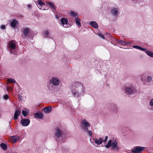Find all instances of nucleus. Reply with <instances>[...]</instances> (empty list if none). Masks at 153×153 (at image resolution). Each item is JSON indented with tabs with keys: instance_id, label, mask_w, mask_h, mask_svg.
I'll list each match as a JSON object with an SVG mask.
<instances>
[{
	"instance_id": "obj_1",
	"label": "nucleus",
	"mask_w": 153,
	"mask_h": 153,
	"mask_svg": "<svg viewBox=\"0 0 153 153\" xmlns=\"http://www.w3.org/2000/svg\"><path fill=\"white\" fill-rule=\"evenodd\" d=\"M71 89L74 96L79 97L83 95L85 87L83 84L79 82H75L71 84Z\"/></svg>"
},
{
	"instance_id": "obj_2",
	"label": "nucleus",
	"mask_w": 153,
	"mask_h": 153,
	"mask_svg": "<svg viewBox=\"0 0 153 153\" xmlns=\"http://www.w3.org/2000/svg\"><path fill=\"white\" fill-rule=\"evenodd\" d=\"M125 94L128 95L133 94L136 91V88L131 85H126L124 88Z\"/></svg>"
},
{
	"instance_id": "obj_3",
	"label": "nucleus",
	"mask_w": 153,
	"mask_h": 153,
	"mask_svg": "<svg viewBox=\"0 0 153 153\" xmlns=\"http://www.w3.org/2000/svg\"><path fill=\"white\" fill-rule=\"evenodd\" d=\"M117 141L116 140H114L112 141L111 140H110L108 142L107 144L105 146L106 149H108L111 146L112 149H116L117 150H118V147L117 146Z\"/></svg>"
},
{
	"instance_id": "obj_4",
	"label": "nucleus",
	"mask_w": 153,
	"mask_h": 153,
	"mask_svg": "<svg viewBox=\"0 0 153 153\" xmlns=\"http://www.w3.org/2000/svg\"><path fill=\"white\" fill-rule=\"evenodd\" d=\"M81 123L82 124L81 128H82L84 131H88V127L89 126L90 124L86 120H82Z\"/></svg>"
},
{
	"instance_id": "obj_5",
	"label": "nucleus",
	"mask_w": 153,
	"mask_h": 153,
	"mask_svg": "<svg viewBox=\"0 0 153 153\" xmlns=\"http://www.w3.org/2000/svg\"><path fill=\"white\" fill-rule=\"evenodd\" d=\"M145 147H144L136 146L131 149V152L134 153H142V151L144 150Z\"/></svg>"
},
{
	"instance_id": "obj_6",
	"label": "nucleus",
	"mask_w": 153,
	"mask_h": 153,
	"mask_svg": "<svg viewBox=\"0 0 153 153\" xmlns=\"http://www.w3.org/2000/svg\"><path fill=\"white\" fill-rule=\"evenodd\" d=\"M8 48L10 49V53H13L12 50H15L16 47V42L14 41H10L8 45Z\"/></svg>"
},
{
	"instance_id": "obj_7",
	"label": "nucleus",
	"mask_w": 153,
	"mask_h": 153,
	"mask_svg": "<svg viewBox=\"0 0 153 153\" xmlns=\"http://www.w3.org/2000/svg\"><path fill=\"white\" fill-rule=\"evenodd\" d=\"M60 21L61 22V25L63 27L68 28L70 27V26L68 24V21L67 19L64 18H62L61 19Z\"/></svg>"
},
{
	"instance_id": "obj_8",
	"label": "nucleus",
	"mask_w": 153,
	"mask_h": 153,
	"mask_svg": "<svg viewBox=\"0 0 153 153\" xmlns=\"http://www.w3.org/2000/svg\"><path fill=\"white\" fill-rule=\"evenodd\" d=\"M141 80L144 83L147 84V83L151 82L152 80V77H142Z\"/></svg>"
},
{
	"instance_id": "obj_9",
	"label": "nucleus",
	"mask_w": 153,
	"mask_h": 153,
	"mask_svg": "<svg viewBox=\"0 0 153 153\" xmlns=\"http://www.w3.org/2000/svg\"><path fill=\"white\" fill-rule=\"evenodd\" d=\"M30 120L28 119H22L21 121V124L23 126H27L29 125Z\"/></svg>"
},
{
	"instance_id": "obj_10",
	"label": "nucleus",
	"mask_w": 153,
	"mask_h": 153,
	"mask_svg": "<svg viewBox=\"0 0 153 153\" xmlns=\"http://www.w3.org/2000/svg\"><path fill=\"white\" fill-rule=\"evenodd\" d=\"M62 133L59 128H57L55 133V137L58 138L61 136Z\"/></svg>"
},
{
	"instance_id": "obj_11",
	"label": "nucleus",
	"mask_w": 153,
	"mask_h": 153,
	"mask_svg": "<svg viewBox=\"0 0 153 153\" xmlns=\"http://www.w3.org/2000/svg\"><path fill=\"white\" fill-rule=\"evenodd\" d=\"M51 82L53 85H59V79L56 77H53L51 79Z\"/></svg>"
},
{
	"instance_id": "obj_12",
	"label": "nucleus",
	"mask_w": 153,
	"mask_h": 153,
	"mask_svg": "<svg viewBox=\"0 0 153 153\" xmlns=\"http://www.w3.org/2000/svg\"><path fill=\"white\" fill-rule=\"evenodd\" d=\"M21 113V111L19 109H17L16 110L15 112L14 115V119L15 120H17L18 118V117H19L20 115V114Z\"/></svg>"
},
{
	"instance_id": "obj_13",
	"label": "nucleus",
	"mask_w": 153,
	"mask_h": 153,
	"mask_svg": "<svg viewBox=\"0 0 153 153\" xmlns=\"http://www.w3.org/2000/svg\"><path fill=\"white\" fill-rule=\"evenodd\" d=\"M18 22L15 19H13L10 24L11 26L13 28H15L16 27V25L18 24Z\"/></svg>"
},
{
	"instance_id": "obj_14",
	"label": "nucleus",
	"mask_w": 153,
	"mask_h": 153,
	"mask_svg": "<svg viewBox=\"0 0 153 153\" xmlns=\"http://www.w3.org/2000/svg\"><path fill=\"white\" fill-rule=\"evenodd\" d=\"M35 117L37 118L41 119L44 117V114L41 113H36L34 114Z\"/></svg>"
},
{
	"instance_id": "obj_15",
	"label": "nucleus",
	"mask_w": 153,
	"mask_h": 153,
	"mask_svg": "<svg viewBox=\"0 0 153 153\" xmlns=\"http://www.w3.org/2000/svg\"><path fill=\"white\" fill-rule=\"evenodd\" d=\"M29 29L28 28H24L23 29V34L25 37H27L29 33Z\"/></svg>"
},
{
	"instance_id": "obj_16",
	"label": "nucleus",
	"mask_w": 153,
	"mask_h": 153,
	"mask_svg": "<svg viewBox=\"0 0 153 153\" xmlns=\"http://www.w3.org/2000/svg\"><path fill=\"white\" fill-rule=\"evenodd\" d=\"M95 143L97 145H100L103 141V139L102 138L100 137L99 139H96L94 140Z\"/></svg>"
},
{
	"instance_id": "obj_17",
	"label": "nucleus",
	"mask_w": 153,
	"mask_h": 153,
	"mask_svg": "<svg viewBox=\"0 0 153 153\" xmlns=\"http://www.w3.org/2000/svg\"><path fill=\"white\" fill-rule=\"evenodd\" d=\"M52 110L51 106H50L48 107H45L43 109V111L45 113H48L50 112Z\"/></svg>"
},
{
	"instance_id": "obj_18",
	"label": "nucleus",
	"mask_w": 153,
	"mask_h": 153,
	"mask_svg": "<svg viewBox=\"0 0 153 153\" xmlns=\"http://www.w3.org/2000/svg\"><path fill=\"white\" fill-rule=\"evenodd\" d=\"M111 12L113 16H116L118 13V10L117 8H113L111 10Z\"/></svg>"
},
{
	"instance_id": "obj_19",
	"label": "nucleus",
	"mask_w": 153,
	"mask_h": 153,
	"mask_svg": "<svg viewBox=\"0 0 153 153\" xmlns=\"http://www.w3.org/2000/svg\"><path fill=\"white\" fill-rule=\"evenodd\" d=\"M90 25L92 27L95 28H98V25L97 23L95 21H91L89 23Z\"/></svg>"
},
{
	"instance_id": "obj_20",
	"label": "nucleus",
	"mask_w": 153,
	"mask_h": 153,
	"mask_svg": "<svg viewBox=\"0 0 153 153\" xmlns=\"http://www.w3.org/2000/svg\"><path fill=\"white\" fill-rule=\"evenodd\" d=\"M43 35L45 38L50 37V34L49 33V32L47 30H45L44 32Z\"/></svg>"
},
{
	"instance_id": "obj_21",
	"label": "nucleus",
	"mask_w": 153,
	"mask_h": 153,
	"mask_svg": "<svg viewBox=\"0 0 153 153\" xmlns=\"http://www.w3.org/2000/svg\"><path fill=\"white\" fill-rule=\"evenodd\" d=\"M145 53L149 56L153 58V53L148 50L145 51Z\"/></svg>"
},
{
	"instance_id": "obj_22",
	"label": "nucleus",
	"mask_w": 153,
	"mask_h": 153,
	"mask_svg": "<svg viewBox=\"0 0 153 153\" xmlns=\"http://www.w3.org/2000/svg\"><path fill=\"white\" fill-rule=\"evenodd\" d=\"M46 3L51 7V8L53 10H55L56 9L55 5L53 3L51 2L46 1Z\"/></svg>"
},
{
	"instance_id": "obj_23",
	"label": "nucleus",
	"mask_w": 153,
	"mask_h": 153,
	"mask_svg": "<svg viewBox=\"0 0 153 153\" xmlns=\"http://www.w3.org/2000/svg\"><path fill=\"white\" fill-rule=\"evenodd\" d=\"M109 108L111 111H113L116 109L117 107L116 105L114 104H111L110 105Z\"/></svg>"
},
{
	"instance_id": "obj_24",
	"label": "nucleus",
	"mask_w": 153,
	"mask_h": 153,
	"mask_svg": "<svg viewBox=\"0 0 153 153\" xmlns=\"http://www.w3.org/2000/svg\"><path fill=\"white\" fill-rule=\"evenodd\" d=\"M133 47L135 48L140 50L142 51H145L146 50V49L142 48L138 46L134 45L133 46Z\"/></svg>"
},
{
	"instance_id": "obj_25",
	"label": "nucleus",
	"mask_w": 153,
	"mask_h": 153,
	"mask_svg": "<svg viewBox=\"0 0 153 153\" xmlns=\"http://www.w3.org/2000/svg\"><path fill=\"white\" fill-rule=\"evenodd\" d=\"M69 14L71 16L73 17H75L77 16V13H76L74 11H71L69 12Z\"/></svg>"
},
{
	"instance_id": "obj_26",
	"label": "nucleus",
	"mask_w": 153,
	"mask_h": 153,
	"mask_svg": "<svg viewBox=\"0 0 153 153\" xmlns=\"http://www.w3.org/2000/svg\"><path fill=\"white\" fill-rule=\"evenodd\" d=\"M0 146L1 148L4 150H6L7 149V146L6 144H5L3 143H1L0 144Z\"/></svg>"
},
{
	"instance_id": "obj_27",
	"label": "nucleus",
	"mask_w": 153,
	"mask_h": 153,
	"mask_svg": "<svg viewBox=\"0 0 153 153\" xmlns=\"http://www.w3.org/2000/svg\"><path fill=\"white\" fill-rule=\"evenodd\" d=\"M80 21V19L78 18H76L75 19V21L76 22V24L78 26H81Z\"/></svg>"
},
{
	"instance_id": "obj_28",
	"label": "nucleus",
	"mask_w": 153,
	"mask_h": 153,
	"mask_svg": "<svg viewBox=\"0 0 153 153\" xmlns=\"http://www.w3.org/2000/svg\"><path fill=\"white\" fill-rule=\"evenodd\" d=\"M8 82H9L13 83L16 82V81L14 79L9 78L8 79Z\"/></svg>"
},
{
	"instance_id": "obj_29",
	"label": "nucleus",
	"mask_w": 153,
	"mask_h": 153,
	"mask_svg": "<svg viewBox=\"0 0 153 153\" xmlns=\"http://www.w3.org/2000/svg\"><path fill=\"white\" fill-rule=\"evenodd\" d=\"M118 43L123 45H124L125 42L122 40H119L117 41Z\"/></svg>"
},
{
	"instance_id": "obj_30",
	"label": "nucleus",
	"mask_w": 153,
	"mask_h": 153,
	"mask_svg": "<svg viewBox=\"0 0 153 153\" xmlns=\"http://www.w3.org/2000/svg\"><path fill=\"white\" fill-rule=\"evenodd\" d=\"M11 139L13 140L15 142H16L17 140V137L16 136H13L12 137Z\"/></svg>"
},
{
	"instance_id": "obj_31",
	"label": "nucleus",
	"mask_w": 153,
	"mask_h": 153,
	"mask_svg": "<svg viewBox=\"0 0 153 153\" xmlns=\"http://www.w3.org/2000/svg\"><path fill=\"white\" fill-rule=\"evenodd\" d=\"M149 105L152 107H153V98L151 99L149 102Z\"/></svg>"
},
{
	"instance_id": "obj_32",
	"label": "nucleus",
	"mask_w": 153,
	"mask_h": 153,
	"mask_svg": "<svg viewBox=\"0 0 153 153\" xmlns=\"http://www.w3.org/2000/svg\"><path fill=\"white\" fill-rule=\"evenodd\" d=\"M38 4L41 6L44 4V3L41 0L38 1Z\"/></svg>"
},
{
	"instance_id": "obj_33",
	"label": "nucleus",
	"mask_w": 153,
	"mask_h": 153,
	"mask_svg": "<svg viewBox=\"0 0 153 153\" xmlns=\"http://www.w3.org/2000/svg\"><path fill=\"white\" fill-rule=\"evenodd\" d=\"M22 114L24 117H25L27 115V112L26 111H25L24 110H23L22 111Z\"/></svg>"
},
{
	"instance_id": "obj_34",
	"label": "nucleus",
	"mask_w": 153,
	"mask_h": 153,
	"mask_svg": "<svg viewBox=\"0 0 153 153\" xmlns=\"http://www.w3.org/2000/svg\"><path fill=\"white\" fill-rule=\"evenodd\" d=\"M99 36H100L102 39H104V35L101 33H99L98 34Z\"/></svg>"
},
{
	"instance_id": "obj_35",
	"label": "nucleus",
	"mask_w": 153,
	"mask_h": 153,
	"mask_svg": "<svg viewBox=\"0 0 153 153\" xmlns=\"http://www.w3.org/2000/svg\"><path fill=\"white\" fill-rule=\"evenodd\" d=\"M88 134L90 136H91L92 134V131L91 130L88 131Z\"/></svg>"
},
{
	"instance_id": "obj_36",
	"label": "nucleus",
	"mask_w": 153,
	"mask_h": 153,
	"mask_svg": "<svg viewBox=\"0 0 153 153\" xmlns=\"http://www.w3.org/2000/svg\"><path fill=\"white\" fill-rule=\"evenodd\" d=\"M8 97L9 96L7 95H6L4 96V98L5 99L7 100L8 99Z\"/></svg>"
},
{
	"instance_id": "obj_37",
	"label": "nucleus",
	"mask_w": 153,
	"mask_h": 153,
	"mask_svg": "<svg viewBox=\"0 0 153 153\" xmlns=\"http://www.w3.org/2000/svg\"><path fill=\"white\" fill-rule=\"evenodd\" d=\"M0 28L2 29H5V27L4 25H1V26Z\"/></svg>"
},
{
	"instance_id": "obj_38",
	"label": "nucleus",
	"mask_w": 153,
	"mask_h": 153,
	"mask_svg": "<svg viewBox=\"0 0 153 153\" xmlns=\"http://www.w3.org/2000/svg\"><path fill=\"white\" fill-rule=\"evenodd\" d=\"M130 44V42H125L124 45H128V44Z\"/></svg>"
},
{
	"instance_id": "obj_39",
	"label": "nucleus",
	"mask_w": 153,
	"mask_h": 153,
	"mask_svg": "<svg viewBox=\"0 0 153 153\" xmlns=\"http://www.w3.org/2000/svg\"><path fill=\"white\" fill-rule=\"evenodd\" d=\"M108 138V136H106L105 137V139L104 140V142H105L107 140Z\"/></svg>"
},
{
	"instance_id": "obj_40",
	"label": "nucleus",
	"mask_w": 153,
	"mask_h": 153,
	"mask_svg": "<svg viewBox=\"0 0 153 153\" xmlns=\"http://www.w3.org/2000/svg\"><path fill=\"white\" fill-rule=\"evenodd\" d=\"M17 137V140H19V139H20L21 138V136H18Z\"/></svg>"
},
{
	"instance_id": "obj_41",
	"label": "nucleus",
	"mask_w": 153,
	"mask_h": 153,
	"mask_svg": "<svg viewBox=\"0 0 153 153\" xmlns=\"http://www.w3.org/2000/svg\"><path fill=\"white\" fill-rule=\"evenodd\" d=\"M55 17L57 19H58L59 18V17L57 15H55Z\"/></svg>"
},
{
	"instance_id": "obj_42",
	"label": "nucleus",
	"mask_w": 153,
	"mask_h": 153,
	"mask_svg": "<svg viewBox=\"0 0 153 153\" xmlns=\"http://www.w3.org/2000/svg\"><path fill=\"white\" fill-rule=\"evenodd\" d=\"M27 7H31V6L30 4H28L27 5Z\"/></svg>"
},
{
	"instance_id": "obj_43",
	"label": "nucleus",
	"mask_w": 153,
	"mask_h": 153,
	"mask_svg": "<svg viewBox=\"0 0 153 153\" xmlns=\"http://www.w3.org/2000/svg\"><path fill=\"white\" fill-rule=\"evenodd\" d=\"M135 0H132V1H135Z\"/></svg>"
},
{
	"instance_id": "obj_44",
	"label": "nucleus",
	"mask_w": 153,
	"mask_h": 153,
	"mask_svg": "<svg viewBox=\"0 0 153 153\" xmlns=\"http://www.w3.org/2000/svg\"><path fill=\"white\" fill-rule=\"evenodd\" d=\"M106 85H107V86H108V84H107Z\"/></svg>"
}]
</instances>
